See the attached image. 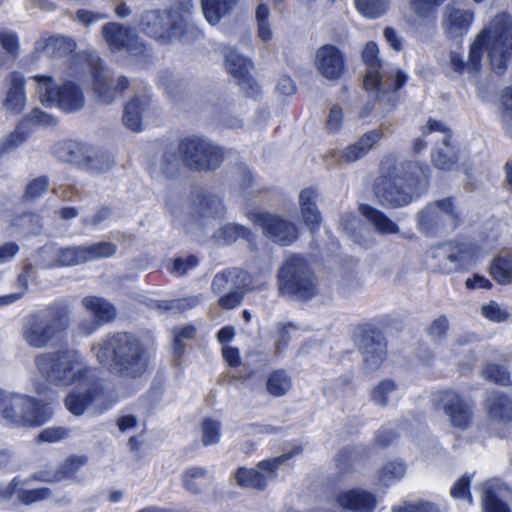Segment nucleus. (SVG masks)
Returning <instances> with one entry per match:
<instances>
[{"label":"nucleus","instance_id":"obj_20","mask_svg":"<svg viewBox=\"0 0 512 512\" xmlns=\"http://www.w3.org/2000/svg\"><path fill=\"white\" fill-rule=\"evenodd\" d=\"M26 79L18 72L10 73L4 80L5 92L2 107L11 114H20L27 105Z\"/></svg>","mask_w":512,"mask_h":512},{"label":"nucleus","instance_id":"obj_48","mask_svg":"<svg viewBox=\"0 0 512 512\" xmlns=\"http://www.w3.org/2000/svg\"><path fill=\"white\" fill-rule=\"evenodd\" d=\"M21 120L22 122H25L26 127L30 128L32 125L50 127L55 126L57 123V120L53 115L39 108L32 109L29 113L25 114Z\"/></svg>","mask_w":512,"mask_h":512},{"label":"nucleus","instance_id":"obj_26","mask_svg":"<svg viewBox=\"0 0 512 512\" xmlns=\"http://www.w3.org/2000/svg\"><path fill=\"white\" fill-rule=\"evenodd\" d=\"M41 254L48 258L47 267L72 266L86 262L83 246L56 248L43 247Z\"/></svg>","mask_w":512,"mask_h":512},{"label":"nucleus","instance_id":"obj_36","mask_svg":"<svg viewBox=\"0 0 512 512\" xmlns=\"http://www.w3.org/2000/svg\"><path fill=\"white\" fill-rule=\"evenodd\" d=\"M399 384L392 379H383L370 390V400L377 406L384 407L398 398Z\"/></svg>","mask_w":512,"mask_h":512},{"label":"nucleus","instance_id":"obj_54","mask_svg":"<svg viewBox=\"0 0 512 512\" xmlns=\"http://www.w3.org/2000/svg\"><path fill=\"white\" fill-rule=\"evenodd\" d=\"M357 143L349 145L343 150H335L329 153V157L334 158L336 163H351L365 156L362 150H359Z\"/></svg>","mask_w":512,"mask_h":512},{"label":"nucleus","instance_id":"obj_13","mask_svg":"<svg viewBox=\"0 0 512 512\" xmlns=\"http://www.w3.org/2000/svg\"><path fill=\"white\" fill-rule=\"evenodd\" d=\"M76 62H85L93 74V90L102 102L109 104L128 88L129 81L125 77L112 80L109 72L102 68L100 59L95 54L76 56Z\"/></svg>","mask_w":512,"mask_h":512},{"label":"nucleus","instance_id":"obj_31","mask_svg":"<svg viewBox=\"0 0 512 512\" xmlns=\"http://www.w3.org/2000/svg\"><path fill=\"white\" fill-rule=\"evenodd\" d=\"M315 199L316 192L312 188H305L299 194L302 220L312 231L318 228L321 219Z\"/></svg>","mask_w":512,"mask_h":512},{"label":"nucleus","instance_id":"obj_33","mask_svg":"<svg viewBox=\"0 0 512 512\" xmlns=\"http://www.w3.org/2000/svg\"><path fill=\"white\" fill-rule=\"evenodd\" d=\"M75 48L74 41L65 36H54L48 39H41L36 43L35 50L43 52L50 57H63L71 53Z\"/></svg>","mask_w":512,"mask_h":512},{"label":"nucleus","instance_id":"obj_9","mask_svg":"<svg viewBox=\"0 0 512 512\" xmlns=\"http://www.w3.org/2000/svg\"><path fill=\"white\" fill-rule=\"evenodd\" d=\"M476 258V248L470 243H442L432 246L426 252L429 266L444 274L466 269Z\"/></svg>","mask_w":512,"mask_h":512},{"label":"nucleus","instance_id":"obj_7","mask_svg":"<svg viewBox=\"0 0 512 512\" xmlns=\"http://www.w3.org/2000/svg\"><path fill=\"white\" fill-rule=\"evenodd\" d=\"M31 79L36 83V93L42 104L55 106L66 113L77 112L84 107V94L74 82L66 81L57 85L51 76L41 74Z\"/></svg>","mask_w":512,"mask_h":512},{"label":"nucleus","instance_id":"obj_19","mask_svg":"<svg viewBox=\"0 0 512 512\" xmlns=\"http://www.w3.org/2000/svg\"><path fill=\"white\" fill-rule=\"evenodd\" d=\"M314 64L317 71L328 80H337L345 72L344 55L332 44L322 45L316 50Z\"/></svg>","mask_w":512,"mask_h":512},{"label":"nucleus","instance_id":"obj_5","mask_svg":"<svg viewBox=\"0 0 512 512\" xmlns=\"http://www.w3.org/2000/svg\"><path fill=\"white\" fill-rule=\"evenodd\" d=\"M192 8V1L185 0L177 10L146 11L141 15L140 26L147 35L162 42L182 39L194 30L191 24Z\"/></svg>","mask_w":512,"mask_h":512},{"label":"nucleus","instance_id":"obj_30","mask_svg":"<svg viewBox=\"0 0 512 512\" xmlns=\"http://www.w3.org/2000/svg\"><path fill=\"white\" fill-rule=\"evenodd\" d=\"M503 483L498 479L485 481L481 486V503L484 512H511L508 505L499 499Z\"/></svg>","mask_w":512,"mask_h":512},{"label":"nucleus","instance_id":"obj_29","mask_svg":"<svg viewBox=\"0 0 512 512\" xmlns=\"http://www.w3.org/2000/svg\"><path fill=\"white\" fill-rule=\"evenodd\" d=\"M489 419L497 422H508L512 419V401L503 393L491 391L485 400Z\"/></svg>","mask_w":512,"mask_h":512},{"label":"nucleus","instance_id":"obj_51","mask_svg":"<svg viewBox=\"0 0 512 512\" xmlns=\"http://www.w3.org/2000/svg\"><path fill=\"white\" fill-rule=\"evenodd\" d=\"M202 442L205 446L213 445L220 440L221 424L219 421L207 418L201 424Z\"/></svg>","mask_w":512,"mask_h":512},{"label":"nucleus","instance_id":"obj_52","mask_svg":"<svg viewBox=\"0 0 512 512\" xmlns=\"http://www.w3.org/2000/svg\"><path fill=\"white\" fill-rule=\"evenodd\" d=\"M199 302L198 298L196 297H190L183 299L181 301H167V300H158V299H148L147 302H145L146 305H148L152 309H157L159 311H168L171 309L179 308L180 306L183 307H193Z\"/></svg>","mask_w":512,"mask_h":512},{"label":"nucleus","instance_id":"obj_32","mask_svg":"<svg viewBox=\"0 0 512 512\" xmlns=\"http://www.w3.org/2000/svg\"><path fill=\"white\" fill-rule=\"evenodd\" d=\"M239 0H201L204 18L211 25H217L227 17Z\"/></svg>","mask_w":512,"mask_h":512},{"label":"nucleus","instance_id":"obj_50","mask_svg":"<svg viewBox=\"0 0 512 512\" xmlns=\"http://www.w3.org/2000/svg\"><path fill=\"white\" fill-rule=\"evenodd\" d=\"M256 286L252 285L251 279L248 280V286L241 288H233L219 299V305L224 309H233L237 307L244 297V293L248 290L254 289Z\"/></svg>","mask_w":512,"mask_h":512},{"label":"nucleus","instance_id":"obj_60","mask_svg":"<svg viewBox=\"0 0 512 512\" xmlns=\"http://www.w3.org/2000/svg\"><path fill=\"white\" fill-rule=\"evenodd\" d=\"M199 210L200 214L203 217L208 216H221L224 212V206L221 201V199L214 197V196H208L204 197L200 204H199Z\"/></svg>","mask_w":512,"mask_h":512},{"label":"nucleus","instance_id":"obj_18","mask_svg":"<svg viewBox=\"0 0 512 512\" xmlns=\"http://www.w3.org/2000/svg\"><path fill=\"white\" fill-rule=\"evenodd\" d=\"M435 133L439 134L438 142H441V146L437 147L432 152L431 160L438 169L449 170L457 161L454 148L449 143L451 136L450 129L441 121L429 119L426 125L423 126V135L427 136L428 134Z\"/></svg>","mask_w":512,"mask_h":512},{"label":"nucleus","instance_id":"obj_38","mask_svg":"<svg viewBox=\"0 0 512 512\" xmlns=\"http://www.w3.org/2000/svg\"><path fill=\"white\" fill-rule=\"evenodd\" d=\"M53 411L46 403L40 402L33 398V406L26 408L22 425L25 426H41L51 419Z\"/></svg>","mask_w":512,"mask_h":512},{"label":"nucleus","instance_id":"obj_4","mask_svg":"<svg viewBox=\"0 0 512 512\" xmlns=\"http://www.w3.org/2000/svg\"><path fill=\"white\" fill-rule=\"evenodd\" d=\"M70 325V311L60 303L30 313L21 326V338L34 349L54 345Z\"/></svg>","mask_w":512,"mask_h":512},{"label":"nucleus","instance_id":"obj_61","mask_svg":"<svg viewBox=\"0 0 512 512\" xmlns=\"http://www.w3.org/2000/svg\"><path fill=\"white\" fill-rule=\"evenodd\" d=\"M196 329L192 325H186L173 330L174 334V353L181 356L184 353V340L194 338Z\"/></svg>","mask_w":512,"mask_h":512},{"label":"nucleus","instance_id":"obj_15","mask_svg":"<svg viewBox=\"0 0 512 512\" xmlns=\"http://www.w3.org/2000/svg\"><path fill=\"white\" fill-rule=\"evenodd\" d=\"M434 407L441 409L448 417L450 424L458 429L467 428L472 421L470 403L457 391L445 389L433 394Z\"/></svg>","mask_w":512,"mask_h":512},{"label":"nucleus","instance_id":"obj_58","mask_svg":"<svg viewBox=\"0 0 512 512\" xmlns=\"http://www.w3.org/2000/svg\"><path fill=\"white\" fill-rule=\"evenodd\" d=\"M33 406V398L22 395V394H13L11 393V408L12 413L16 414L14 424L22 425L23 417L26 408Z\"/></svg>","mask_w":512,"mask_h":512},{"label":"nucleus","instance_id":"obj_8","mask_svg":"<svg viewBox=\"0 0 512 512\" xmlns=\"http://www.w3.org/2000/svg\"><path fill=\"white\" fill-rule=\"evenodd\" d=\"M378 52L374 42H368L362 52V59L367 66L364 87L367 91H374L377 98H382L387 92L400 89L406 83L407 76L396 68L381 73Z\"/></svg>","mask_w":512,"mask_h":512},{"label":"nucleus","instance_id":"obj_12","mask_svg":"<svg viewBox=\"0 0 512 512\" xmlns=\"http://www.w3.org/2000/svg\"><path fill=\"white\" fill-rule=\"evenodd\" d=\"M56 155L62 161L75 163L95 172H106L114 164L110 155L75 141H66L59 144Z\"/></svg>","mask_w":512,"mask_h":512},{"label":"nucleus","instance_id":"obj_10","mask_svg":"<svg viewBox=\"0 0 512 512\" xmlns=\"http://www.w3.org/2000/svg\"><path fill=\"white\" fill-rule=\"evenodd\" d=\"M279 289L300 300H309L317 294L316 278L299 256L289 257L278 275Z\"/></svg>","mask_w":512,"mask_h":512},{"label":"nucleus","instance_id":"obj_55","mask_svg":"<svg viewBox=\"0 0 512 512\" xmlns=\"http://www.w3.org/2000/svg\"><path fill=\"white\" fill-rule=\"evenodd\" d=\"M180 166L181 159L178 157L175 149H167L161 160V172L167 177H172L179 171Z\"/></svg>","mask_w":512,"mask_h":512},{"label":"nucleus","instance_id":"obj_56","mask_svg":"<svg viewBox=\"0 0 512 512\" xmlns=\"http://www.w3.org/2000/svg\"><path fill=\"white\" fill-rule=\"evenodd\" d=\"M473 478L472 475H464L451 488L450 494L454 499L466 500L468 504L472 505L473 498L470 493V484Z\"/></svg>","mask_w":512,"mask_h":512},{"label":"nucleus","instance_id":"obj_41","mask_svg":"<svg viewBox=\"0 0 512 512\" xmlns=\"http://www.w3.org/2000/svg\"><path fill=\"white\" fill-rule=\"evenodd\" d=\"M31 128L25 122L19 121L16 128L0 140V154L9 153L23 144L29 137Z\"/></svg>","mask_w":512,"mask_h":512},{"label":"nucleus","instance_id":"obj_45","mask_svg":"<svg viewBox=\"0 0 512 512\" xmlns=\"http://www.w3.org/2000/svg\"><path fill=\"white\" fill-rule=\"evenodd\" d=\"M356 7L365 17L379 18L388 8V0H356Z\"/></svg>","mask_w":512,"mask_h":512},{"label":"nucleus","instance_id":"obj_35","mask_svg":"<svg viewBox=\"0 0 512 512\" xmlns=\"http://www.w3.org/2000/svg\"><path fill=\"white\" fill-rule=\"evenodd\" d=\"M249 275L239 269H231L217 274L212 282V289L221 293L225 289L241 288L248 286Z\"/></svg>","mask_w":512,"mask_h":512},{"label":"nucleus","instance_id":"obj_16","mask_svg":"<svg viewBox=\"0 0 512 512\" xmlns=\"http://www.w3.org/2000/svg\"><path fill=\"white\" fill-rule=\"evenodd\" d=\"M458 213L451 199H443L428 204L418 214V226L425 234H434L445 226L455 228Z\"/></svg>","mask_w":512,"mask_h":512},{"label":"nucleus","instance_id":"obj_6","mask_svg":"<svg viewBox=\"0 0 512 512\" xmlns=\"http://www.w3.org/2000/svg\"><path fill=\"white\" fill-rule=\"evenodd\" d=\"M411 176L404 179L398 174L381 177L375 185V195L383 205L403 206L412 201L427 186V179L424 171L415 166L409 165Z\"/></svg>","mask_w":512,"mask_h":512},{"label":"nucleus","instance_id":"obj_2","mask_svg":"<svg viewBox=\"0 0 512 512\" xmlns=\"http://www.w3.org/2000/svg\"><path fill=\"white\" fill-rule=\"evenodd\" d=\"M484 51L487 52L491 69L497 74H503L512 55V24L507 15H497L490 25L478 34L470 46L467 62L461 53L451 51L449 67L456 73L476 74L481 69Z\"/></svg>","mask_w":512,"mask_h":512},{"label":"nucleus","instance_id":"obj_28","mask_svg":"<svg viewBox=\"0 0 512 512\" xmlns=\"http://www.w3.org/2000/svg\"><path fill=\"white\" fill-rule=\"evenodd\" d=\"M223 56L227 72L232 75L239 84L249 83V71L251 66L249 59L239 54L233 47L224 48Z\"/></svg>","mask_w":512,"mask_h":512},{"label":"nucleus","instance_id":"obj_39","mask_svg":"<svg viewBox=\"0 0 512 512\" xmlns=\"http://www.w3.org/2000/svg\"><path fill=\"white\" fill-rule=\"evenodd\" d=\"M292 387V378L285 370H275L267 376V392L274 397L285 396Z\"/></svg>","mask_w":512,"mask_h":512},{"label":"nucleus","instance_id":"obj_11","mask_svg":"<svg viewBox=\"0 0 512 512\" xmlns=\"http://www.w3.org/2000/svg\"><path fill=\"white\" fill-rule=\"evenodd\" d=\"M179 151L184 163L198 171L214 170L223 161L222 149L200 137L183 139L179 144Z\"/></svg>","mask_w":512,"mask_h":512},{"label":"nucleus","instance_id":"obj_53","mask_svg":"<svg viewBox=\"0 0 512 512\" xmlns=\"http://www.w3.org/2000/svg\"><path fill=\"white\" fill-rule=\"evenodd\" d=\"M481 313L486 319L493 322H504L511 317L509 310L495 301L483 305Z\"/></svg>","mask_w":512,"mask_h":512},{"label":"nucleus","instance_id":"obj_25","mask_svg":"<svg viewBox=\"0 0 512 512\" xmlns=\"http://www.w3.org/2000/svg\"><path fill=\"white\" fill-rule=\"evenodd\" d=\"M151 98L142 94L132 97L124 106L122 121L124 126L133 131L139 132L143 129V119L150 110Z\"/></svg>","mask_w":512,"mask_h":512},{"label":"nucleus","instance_id":"obj_46","mask_svg":"<svg viewBox=\"0 0 512 512\" xmlns=\"http://www.w3.org/2000/svg\"><path fill=\"white\" fill-rule=\"evenodd\" d=\"M257 22V35L264 41L268 42L272 39L273 32L269 23V9L266 4H259L255 12Z\"/></svg>","mask_w":512,"mask_h":512},{"label":"nucleus","instance_id":"obj_57","mask_svg":"<svg viewBox=\"0 0 512 512\" xmlns=\"http://www.w3.org/2000/svg\"><path fill=\"white\" fill-rule=\"evenodd\" d=\"M461 345V340L454 342L448 351L449 355H445L444 357L446 360L454 362L461 370H464L472 364L473 357L471 355H466V351L460 352Z\"/></svg>","mask_w":512,"mask_h":512},{"label":"nucleus","instance_id":"obj_34","mask_svg":"<svg viewBox=\"0 0 512 512\" xmlns=\"http://www.w3.org/2000/svg\"><path fill=\"white\" fill-rule=\"evenodd\" d=\"M362 216L374 227L376 232L382 235L398 233V226L380 210L362 204L359 208Z\"/></svg>","mask_w":512,"mask_h":512},{"label":"nucleus","instance_id":"obj_43","mask_svg":"<svg viewBox=\"0 0 512 512\" xmlns=\"http://www.w3.org/2000/svg\"><path fill=\"white\" fill-rule=\"evenodd\" d=\"M214 237L224 244H230L238 239L250 241L251 232L249 229L238 224H225L217 230Z\"/></svg>","mask_w":512,"mask_h":512},{"label":"nucleus","instance_id":"obj_42","mask_svg":"<svg viewBox=\"0 0 512 512\" xmlns=\"http://www.w3.org/2000/svg\"><path fill=\"white\" fill-rule=\"evenodd\" d=\"M406 472L405 465L398 461L386 462L378 471V481L380 484L389 487L400 481Z\"/></svg>","mask_w":512,"mask_h":512},{"label":"nucleus","instance_id":"obj_40","mask_svg":"<svg viewBox=\"0 0 512 512\" xmlns=\"http://www.w3.org/2000/svg\"><path fill=\"white\" fill-rule=\"evenodd\" d=\"M492 277L502 285L512 283V255L497 256L490 267Z\"/></svg>","mask_w":512,"mask_h":512},{"label":"nucleus","instance_id":"obj_49","mask_svg":"<svg viewBox=\"0 0 512 512\" xmlns=\"http://www.w3.org/2000/svg\"><path fill=\"white\" fill-rule=\"evenodd\" d=\"M33 269L29 266L24 267L23 271L17 278L18 286L23 288V292L7 294L0 296V307L12 304L21 299L28 288L30 279L33 277Z\"/></svg>","mask_w":512,"mask_h":512},{"label":"nucleus","instance_id":"obj_22","mask_svg":"<svg viewBox=\"0 0 512 512\" xmlns=\"http://www.w3.org/2000/svg\"><path fill=\"white\" fill-rule=\"evenodd\" d=\"M82 304L95 318L89 323L80 324L81 331L86 335L94 333L100 324L111 321L116 316L114 306L104 298L87 296L82 300Z\"/></svg>","mask_w":512,"mask_h":512},{"label":"nucleus","instance_id":"obj_27","mask_svg":"<svg viewBox=\"0 0 512 512\" xmlns=\"http://www.w3.org/2000/svg\"><path fill=\"white\" fill-rule=\"evenodd\" d=\"M361 351L365 368L369 371L377 370L385 360L387 347L385 341L375 337H365L361 343Z\"/></svg>","mask_w":512,"mask_h":512},{"label":"nucleus","instance_id":"obj_21","mask_svg":"<svg viewBox=\"0 0 512 512\" xmlns=\"http://www.w3.org/2000/svg\"><path fill=\"white\" fill-rule=\"evenodd\" d=\"M102 35L112 51L127 50L137 53L141 43L138 41L134 31L115 22L108 23L102 27Z\"/></svg>","mask_w":512,"mask_h":512},{"label":"nucleus","instance_id":"obj_44","mask_svg":"<svg viewBox=\"0 0 512 512\" xmlns=\"http://www.w3.org/2000/svg\"><path fill=\"white\" fill-rule=\"evenodd\" d=\"M86 261H93L100 258L113 256L117 251V246L112 242L102 241L91 245L83 246Z\"/></svg>","mask_w":512,"mask_h":512},{"label":"nucleus","instance_id":"obj_37","mask_svg":"<svg viewBox=\"0 0 512 512\" xmlns=\"http://www.w3.org/2000/svg\"><path fill=\"white\" fill-rule=\"evenodd\" d=\"M182 481L186 491L197 494L210 485L211 477L205 469L194 467L183 473Z\"/></svg>","mask_w":512,"mask_h":512},{"label":"nucleus","instance_id":"obj_63","mask_svg":"<svg viewBox=\"0 0 512 512\" xmlns=\"http://www.w3.org/2000/svg\"><path fill=\"white\" fill-rule=\"evenodd\" d=\"M484 376L488 380L495 382L497 384H500V385L507 386V385L511 384L509 373L507 372V370L504 367H502L500 365H496V364L487 365L486 369L484 370Z\"/></svg>","mask_w":512,"mask_h":512},{"label":"nucleus","instance_id":"obj_14","mask_svg":"<svg viewBox=\"0 0 512 512\" xmlns=\"http://www.w3.org/2000/svg\"><path fill=\"white\" fill-rule=\"evenodd\" d=\"M289 456L282 455L265 459L255 468L240 467L234 474L235 482L242 488L264 490L277 477V470L288 460Z\"/></svg>","mask_w":512,"mask_h":512},{"label":"nucleus","instance_id":"obj_17","mask_svg":"<svg viewBox=\"0 0 512 512\" xmlns=\"http://www.w3.org/2000/svg\"><path fill=\"white\" fill-rule=\"evenodd\" d=\"M248 218L262 228L266 237L280 245H289L297 238L295 225L277 215L258 210L250 212Z\"/></svg>","mask_w":512,"mask_h":512},{"label":"nucleus","instance_id":"obj_59","mask_svg":"<svg viewBox=\"0 0 512 512\" xmlns=\"http://www.w3.org/2000/svg\"><path fill=\"white\" fill-rule=\"evenodd\" d=\"M85 463L86 459L84 457H70L63 464L61 471L55 476V480L62 481L73 478Z\"/></svg>","mask_w":512,"mask_h":512},{"label":"nucleus","instance_id":"obj_23","mask_svg":"<svg viewBox=\"0 0 512 512\" xmlns=\"http://www.w3.org/2000/svg\"><path fill=\"white\" fill-rule=\"evenodd\" d=\"M473 23V13L455 4L445 8L443 28L445 34L456 39L464 36L470 30Z\"/></svg>","mask_w":512,"mask_h":512},{"label":"nucleus","instance_id":"obj_62","mask_svg":"<svg viewBox=\"0 0 512 512\" xmlns=\"http://www.w3.org/2000/svg\"><path fill=\"white\" fill-rule=\"evenodd\" d=\"M344 113L339 105H333L325 121V130L328 133H337L343 127Z\"/></svg>","mask_w":512,"mask_h":512},{"label":"nucleus","instance_id":"obj_47","mask_svg":"<svg viewBox=\"0 0 512 512\" xmlns=\"http://www.w3.org/2000/svg\"><path fill=\"white\" fill-rule=\"evenodd\" d=\"M0 46L10 57H16L19 50L16 33L8 30H0ZM6 63V56L0 51V67Z\"/></svg>","mask_w":512,"mask_h":512},{"label":"nucleus","instance_id":"obj_3","mask_svg":"<svg viewBox=\"0 0 512 512\" xmlns=\"http://www.w3.org/2000/svg\"><path fill=\"white\" fill-rule=\"evenodd\" d=\"M100 364L123 377H140L147 369L148 358L137 337L130 333L107 336L92 347Z\"/></svg>","mask_w":512,"mask_h":512},{"label":"nucleus","instance_id":"obj_1","mask_svg":"<svg viewBox=\"0 0 512 512\" xmlns=\"http://www.w3.org/2000/svg\"><path fill=\"white\" fill-rule=\"evenodd\" d=\"M35 375L30 381L39 394L46 383L73 386L64 399L66 409L75 416L83 415L102 395L101 385L92 376L86 357L75 348L42 352L34 357Z\"/></svg>","mask_w":512,"mask_h":512},{"label":"nucleus","instance_id":"obj_64","mask_svg":"<svg viewBox=\"0 0 512 512\" xmlns=\"http://www.w3.org/2000/svg\"><path fill=\"white\" fill-rule=\"evenodd\" d=\"M392 512H439L431 503L418 501L415 503L403 502L392 508Z\"/></svg>","mask_w":512,"mask_h":512},{"label":"nucleus","instance_id":"obj_24","mask_svg":"<svg viewBox=\"0 0 512 512\" xmlns=\"http://www.w3.org/2000/svg\"><path fill=\"white\" fill-rule=\"evenodd\" d=\"M336 503L340 508L351 512H374L377 506L375 495L362 488L340 491L336 496Z\"/></svg>","mask_w":512,"mask_h":512}]
</instances>
